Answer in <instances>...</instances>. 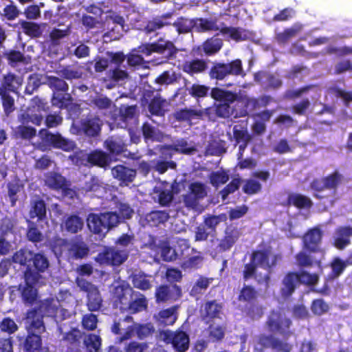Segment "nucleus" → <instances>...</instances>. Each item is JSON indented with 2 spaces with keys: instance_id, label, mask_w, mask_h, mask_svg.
<instances>
[{
  "instance_id": "f257e3e1",
  "label": "nucleus",
  "mask_w": 352,
  "mask_h": 352,
  "mask_svg": "<svg viewBox=\"0 0 352 352\" xmlns=\"http://www.w3.org/2000/svg\"><path fill=\"white\" fill-rule=\"evenodd\" d=\"M87 223L91 232L104 237L111 228L119 224V217L116 212L91 213L87 217Z\"/></svg>"
},
{
  "instance_id": "f03ea898",
  "label": "nucleus",
  "mask_w": 352,
  "mask_h": 352,
  "mask_svg": "<svg viewBox=\"0 0 352 352\" xmlns=\"http://www.w3.org/2000/svg\"><path fill=\"white\" fill-rule=\"evenodd\" d=\"M209 76L211 79L222 80L228 76H245L241 59L236 58L229 63H214L211 67Z\"/></svg>"
},
{
  "instance_id": "7ed1b4c3",
  "label": "nucleus",
  "mask_w": 352,
  "mask_h": 352,
  "mask_svg": "<svg viewBox=\"0 0 352 352\" xmlns=\"http://www.w3.org/2000/svg\"><path fill=\"white\" fill-rule=\"evenodd\" d=\"M343 179L344 176L338 170L320 179H314L310 184L311 188L314 191V197L320 200L327 198V196L322 195L320 192L326 189L336 192Z\"/></svg>"
},
{
  "instance_id": "20e7f679",
  "label": "nucleus",
  "mask_w": 352,
  "mask_h": 352,
  "mask_svg": "<svg viewBox=\"0 0 352 352\" xmlns=\"http://www.w3.org/2000/svg\"><path fill=\"white\" fill-rule=\"evenodd\" d=\"M292 324L291 319L287 317L285 314L280 309L272 310L266 321V325L270 331L277 332L284 336L291 334L290 327Z\"/></svg>"
},
{
  "instance_id": "39448f33",
  "label": "nucleus",
  "mask_w": 352,
  "mask_h": 352,
  "mask_svg": "<svg viewBox=\"0 0 352 352\" xmlns=\"http://www.w3.org/2000/svg\"><path fill=\"white\" fill-rule=\"evenodd\" d=\"M128 258V254L124 250H118L114 247L104 246L94 258L96 263L118 267L124 263Z\"/></svg>"
},
{
  "instance_id": "423d86ee",
  "label": "nucleus",
  "mask_w": 352,
  "mask_h": 352,
  "mask_svg": "<svg viewBox=\"0 0 352 352\" xmlns=\"http://www.w3.org/2000/svg\"><path fill=\"white\" fill-rule=\"evenodd\" d=\"M270 349L274 352H291L292 345L272 334H260L256 340V350L263 352Z\"/></svg>"
},
{
  "instance_id": "0eeeda50",
  "label": "nucleus",
  "mask_w": 352,
  "mask_h": 352,
  "mask_svg": "<svg viewBox=\"0 0 352 352\" xmlns=\"http://www.w3.org/2000/svg\"><path fill=\"white\" fill-rule=\"evenodd\" d=\"M323 232L319 227L309 229L302 236V249L309 253L319 254L322 257L325 250L322 248Z\"/></svg>"
},
{
  "instance_id": "6e6552de",
  "label": "nucleus",
  "mask_w": 352,
  "mask_h": 352,
  "mask_svg": "<svg viewBox=\"0 0 352 352\" xmlns=\"http://www.w3.org/2000/svg\"><path fill=\"white\" fill-rule=\"evenodd\" d=\"M139 49L140 52L146 55L156 52L164 54L167 58L173 57L177 52V49L172 41L164 40L162 38H160L155 42L142 45L140 46Z\"/></svg>"
},
{
  "instance_id": "1a4fd4ad",
  "label": "nucleus",
  "mask_w": 352,
  "mask_h": 352,
  "mask_svg": "<svg viewBox=\"0 0 352 352\" xmlns=\"http://www.w3.org/2000/svg\"><path fill=\"white\" fill-rule=\"evenodd\" d=\"M47 84L53 90L52 106L66 108V82L56 76H49Z\"/></svg>"
},
{
  "instance_id": "9d476101",
  "label": "nucleus",
  "mask_w": 352,
  "mask_h": 352,
  "mask_svg": "<svg viewBox=\"0 0 352 352\" xmlns=\"http://www.w3.org/2000/svg\"><path fill=\"white\" fill-rule=\"evenodd\" d=\"M271 253L272 248L268 246L262 250H254L250 255V258L258 267L271 271L282 258L280 254H274L272 255V260L270 261Z\"/></svg>"
},
{
  "instance_id": "9b49d317",
  "label": "nucleus",
  "mask_w": 352,
  "mask_h": 352,
  "mask_svg": "<svg viewBox=\"0 0 352 352\" xmlns=\"http://www.w3.org/2000/svg\"><path fill=\"white\" fill-rule=\"evenodd\" d=\"M182 296V288L176 284L172 285L171 287L168 285H161L156 288L155 292V301L157 303L176 301Z\"/></svg>"
},
{
  "instance_id": "f8f14e48",
  "label": "nucleus",
  "mask_w": 352,
  "mask_h": 352,
  "mask_svg": "<svg viewBox=\"0 0 352 352\" xmlns=\"http://www.w3.org/2000/svg\"><path fill=\"white\" fill-rule=\"evenodd\" d=\"M173 15V12H168L161 15L153 16L144 21V24L142 30L146 34L156 33L157 31L162 30L164 28L171 25V23L168 20L172 18Z\"/></svg>"
},
{
  "instance_id": "ddd939ff",
  "label": "nucleus",
  "mask_w": 352,
  "mask_h": 352,
  "mask_svg": "<svg viewBox=\"0 0 352 352\" xmlns=\"http://www.w3.org/2000/svg\"><path fill=\"white\" fill-rule=\"evenodd\" d=\"M240 235V231L237 228H227L223 237L219 240L217 245L213 250L211 254L214 253V255L216 256L218 254L229 251L238 241Z\"/></svg>"
},
{
  "instance_id": "4468645a",
  "label": "nucleus",
  "mask_w": 352,
  "mask_h": 352,
  "mask_svg": "<svg viewBox=\"0 0 352 352\" xmlns=\"http://www.w3.org/2000/svg\"><path fill=\"white\" fill-rule=\"evenodd\" d=\"M207 195L205 185L201 182H192L189 186V192L184 195L183 201L187 208H195L199 200Z\"/></svg>"
},
{
  "instance_id": "2eb2a0df",
  "label": "nucleus",
  "mask_w": 352,
  "mask_h": 352,
  "mask_svg": "<svg viewBox=\"0 0 352 352\" xmlns=\"http://www.w3.org/2000/svg\"><path fill=\"white\" fill-rule=\"evenodd\" d=\"M41 276L36 272L28 270L25 274L26 286L23 289L22 296L25 301L32 303L36 298L37 292L35 286L40 284Z\"/></svg>"
},
{
  "instance_id": "dca6fc26",
  "label": "nucleus",
  "mask_w": 352,
  "mask_h": 352,
  "mask_svg": "<svg viewBox=\"0 0 352 352\" xmlns=\"http://www.w3.org/2000/svg\"><path fill=\"white\" fill-rule=\"evenodd\" d=\"M133 294L132 289L129 290L124 285L115 287L111 296L113 308L126 311L130 298Z\"/></svg>"
},
{
  "instance_id": "f3484780",
  "label": "nucleus",
  "mask_w": 352,
  "mask_h": 352,
  "mask_svg": "<svg viewBox=\"0 0 352 352\" xmlns=\"http://www.w3.org/2000/svg\"><path fill=\"white\" fill-rule=\"evenodd\" d=\"M164 340L166 343H170L177 352H186L189 349L190 338L184 331L166 333Z\"/></svg>"
},
{
  "instance_id": "a211bd4d",
  "label": "nucleus",
  "mask_w": 352,
  "mask_h": 352,
  "mask_svg": "<svg viewBox=\"0 0 352 352\" xmlns=\"http://www.w3.org/2000/svg\"><path fill=\"white\" fill-rule=\"evenodd\" d=\"M212 109L206 108L204 111L184 108L176 111L173 116L178 122H187L189 126L192 125V120H201L204 113L209 114Z\"/></svg>"
},
{
  "instance_id": "6ab92c4d",
  "label": "nucleus",
  "mask_w": 352,
  "mask_h": 352,
  "mask_svg": "<svg viewBox=\"0 0 352 352\" xmlns=\"http://www.w3.org/2000/svg\"><path fill=\"white\" fill-rule=\"evenodd\" d=\"M352 226H339L335 230L333 245L338 250H344L351 243Z\"/></svg>"
},
{
  "instance_id": "aec40b11",
  "label": "nucleus",
  "mask_w": 352,
  "mask_h": 352,
  "mask_svg": "<svg viewBox=\"0 0 352 352\" xmlns=\"http://www.w3.org/2000/svg\"><path fill=\"white\" fill-rule=\"evenodd\" d=\"M312 254L302 249L295 255L296 265L299 269L311 268L314 266L322 267V259L316 258Z\"/></svg>"
},
{
  "instance_id": "412c9836",
  "label": "nucleus",
  "mask_w": 352,
  "mask_h": 352,
  "mask_svg": "<svg viewBox=\"0 0 352 352\" xmlns=\"http://www.w3.org/2000/svg\"><path fill=\"white\" fill-rule=\"evenodd\" d=\"M31 111V108H28L27 111L20 115L19 121L21 123L22 129L19 132H36L35 128L28 126L29 123L40 126L43 122V116L41 114L34 113Z\"/></svg>"
},
{
  "instance_id": "4be33fe9",
  "label": "nucleus",
  "mask_w": 352,
  "mask_h": 352,
  "mask_svg": "<svg viewBox=\"0 0 352 352\" xmlns=\"http://www.w3.org/2000/svg\"><path fill=\"white\" fill-rule=\"evenodd\" d=\"M113 177L121 183L127 185L133 182L136 177V170L128 168L122 164H118L112 168Z\"/></svg>"
},
{
  "instance_id": "5701e85b",
  "label": "nucleus",
  "mask_w": 352,
  "mask_h": 352,
  "mask_svg": "<svg viewBox=\"0 0 352 352\" xmlns=\"http://www.w3.org/2000/svg\"><path fill=\"white\" fill-rule=\"evenodd\" d=\"M217 18H195V31L197 32H206L210 31H219L220 32L221 25H218Z\"/></svg>"
},
{
  "instance_id": "b1692460",
  "label": "nucleus",
  "mask_w": 352,
  "mask_h": 352,
  "mask_svg": "<svg viewBox=\"0 0 352 352\" xmlns=\"http://www.w3.org/2000/svg\"><path fill=\"white\" fill-rule=\"evenodd\" d=\"M297 274L296 272H289L285 274L283 279V287L280 289V294L284 298L291 296L295 292L297 284Z\"/></svg>"
},
{
  "instance_id": "393cba45",
  "label": "nucleus",
  "mask_w": 352,
  "mask_h": 352,
  "mask_svg": "<svg viewBox=\"0 0 352 352\" xmlns=\"http://www.w3.org/2000/svg\"><path fill=\"white\" fill-rule=\"evenodd\" d=\"M133 294L135 295L136 298L132 299V297H131L126 311L134 314L146 310L148 302L145 296L140 292H135Z\"/></svg>"
},
{
  "instance_id": "a878e982",
  "label": "nucleus",
  "mask_w": 352,
  "mask_h": 352,
  "mask_svg": "<svg viewBox=\"0 0 352 352\" xmlns=\"http://www.w3.org/2000/svg\"><path fill=\"white\" fill-rule=\"evenodd\" d=\"M222 309V304L216 300L206 301L203 305V317L210 320L221 318Z\"/></svg>"
},
{
  "instance_id": "bb28decb",
  "label": "nucleus",
  "mask_w": 352,
  "mask_h": 352,
  "mask_svg": "<svg viewBox=\"0 0 352 352\" xmlns=\"http://www.w3.org/2000/svg\"><path fill=\"white\" fill-rule=\"evenodd\" d=\"M226 151V142L221 139L219 135L212 138L206 149V153L210 155H220Z\"/></svg>"
},
{
  "instance_id": "cd10ccee",
  "label": "nucleus",
  "mask_w": 352,
  "mask_h": 352,
  "mask_svg": "<svg viewBox=\"0 0 352 352\" xmlns=\"http://www.w3.org/2000/svg\"><path fill=\"white\" fill-rule=\"evenodd\" d=\"M208 67L207 63L204 59H193L190 61H185L182 65L184 72L193 76L195 74L204 72Z\"/></svg>"
},
{
  "instance_id": "c85d7f7f",
  "label": "nucleus",
  "mask_w": 352,
  "mask_h": 352,
  "mask_svg": "<svg viewBox=\"0 0 352 352\" xmlns=\"http://www.w3.org/2000/svg\"><path fill=\"white\" fill-rule=\"evenodd\" d=\"M287 205L293 206L298 209L310 208L313 206L311 199L299 193H291L287 199Z\"/></svg>"
},
{
  "instance_id": "c756f323",
  "label": "nucleus",
  "mask_w": 352,
  "mask_h": 352,
  "mask_svg": "<svg viewBox=\"0 0 352 352\" xmlns=\"http://www.w3.org/2000/svg\"><path fill=\"white\" fill-rule=\"evenodd\" d=\"M68 251L73 258L76 259H81L88 255L89 248L80 237V239H78L70 244Z\"/></svg>"
},
{
  "instance_id": "7c9ffc66",
  "label": "nucleus",
  "mask_w": 352,
  "mask_h": 352,
  "mask_svg": "<svg viewBox=\"0 0 352 352\" xmlns=\"http://www.w3.org/2000/svg\"><path fill=\"white\" fill-rule=\"evenodd\" d=\"M210 96L214 100L220 102V103L234 102L237 98L236 93L219 87L212 88Z\"/></svg>"
},
{
  "instance_id": "2f4dec72",
  "label": "nucleus",
  "mask_w": 352,
  "mask_h": 352,
  "mask_svg": "<svg viewBox=\"0 0 352 352\" xmlns=\"http://www.w3.org/2000/svg\"><path fill=\"white\" fill-rule=\"evenodd\" d=\"M168 102L166 99L161 96H155L148 103V111L153 116H164L166 111L165 108Z\"/></svg>"
},
{
  "instance_id": "473e14b6",
  "label": "nucleus",
  "mask_w": 352,
  "mask_h": 352,
  "mask_svg": "<svg viewBox=\"0 0 352 352\" xmlns=\"http://www.w3.org/2000/svg\"><path fill=\"white\" fill-rule=\"evenodd\" d=\"M102 121L98 116H88L80 121L82 132H100Z\"/></svg>"
},
{
  "instance_id": "72a5a7b5",
  "label": "nucleus",
  "mask_w": 352,
  "mask_h": 352,
  "mask_svg": "<svg viewBox=\"0 0 352 352\" xmlns=\"http://www.w3.org/2000/svg\"><path fill=\"white\" fill-rule=\"evenodd\" d=\"M213 280L214 278H208L204 276H199L190 289V296L196 297L204 294L208 289L210 285L213 282Z\"/></svg>"
},
{
  "instance_id": "f704fd0d",
  "label": "nucleus",
  "mask_w": 352,
  "mask_h": 352,
  "mask_svg": "<svg viewBox=\"0 0 352 352\" xmlns=\"http://www.w3.org/2000/svg\"><path fill=\"white\" fill-rule=\"evenodd\" d=\"M22 84V79L14 74L9 73L3 76L0 91L16 92Z\"/></svg>"
},
{
  "instance_id": "c9c22d12",
  "label": "nucleus",
  "mask_w": 352,
  "mask_h": 352,
  "mask_svg": "<svg viewBox=\"0 0 352 352\" xmlns=\"http://www.w3.org/2000/svg\"><path fill=\"white\" fill-rule=\"evenodd\" d=\"M87 161L93 166H98L101 168L106 167L109 163V155L102 151L96 150L87 154Z\"/></svg>"
},
{
  "instance_id": "e433bc0d",
  "label": "nucleus",
  "mask_w": 352,
  "mask_h": 352,
  "mask_svg": "<svg viewBox=\"0 0 352 352\" xmlns=\"http://www.w3.org/2000/svg\"><path fill=\"white\" fill-rule=\"evenodd\" d=\"M170 218L169 213L166 210H153L146 215V221L151 226H158L164 224Z\"/></svg>"
},
{
  "instance_id": "4c0bfd02",
  "label": "nucleus",
  "mask_w": 352,
  "mask_h": 352,
  "mask_svg": "<svg viewBox=\"0 0 352 352\" xmlns=\"http://www.w3.org/2000/svg\"><path fill=\"white\" fill-rule=\"evenodd\" d=\"M220 33L222 35H228L229 37L235 41H244L247 38L245 31L241 28L228 27L224 23H221Z\"/></svg>"
},
{
  "instance_id": "58836bf2",
  "label": "nucleus",
  "mask_w": 352,
  "mask_h": 352,
  "mask_svg": "<svg viewBox=\"0 0 352 352\" xmlns=\"http://www.w3.org/2000/svg\"><path fill=\"white\" fill-rule=\"evenodd\" d=\"M148 277L147 274L142 272L131 274V278L133 287L142 291L150 289L152 285Z\"/></svg>"
},
{
  "instance_id": "ea45409f",
  "label": "nucleus",
  "mask_w": 352,
  "mask_h": 352,
  "mask_svg": "<svg viewBox=\"0 0 352 352\" xmlns=\"http://www.w3.org/2000/svg\"><path fill=\"white\" fill-rule=\"evenodd\" d=\"M179 34H186L195 30V18L188 19L184 16H180L173 23Z\"/></svg>"
},
{
  "instance_id": "a19ab883",
  "label": "nucleus",
  "mask_w": 352,
  "mask_h": 352,
  "mask_svg": "<svg viewBox=\"0 0 352 352\" xmlns=\"http://www.w3.org/2000/svg\"><path fill=\"white\" fill-rule=\"evenodd\" d=\"M182 77V75L179 72L166 70L159 75L155 81L159 85H168L178 82Z\"/></svg>"
},
{
  "instance_id": "79ce46f5",
  "label": "nucleus",
  "mask_w": 352,
  "mask_h": 352,
  "mask_svg": "<svg viewBox=\"0 0 352 352\" xmlns=\"http://www.w3.org/2000/svg\"><path fill=\"white\" fill-rule=\"evenodd\" d=\"M45 184L54 189H61L66 192L65 180L63 177L56 173H50L45 176Z\"/></svg>"
},
{
  "instance_id": "37998d69",
  "label": "nucleus",
  "mask_w": 352,
  "mask_h": 352,
  "mask_svg": "<svg viewBox=\"0 0 352 352\" xmlns=\"http://www.w3.org/2000/svg\"><path fill=\"white\" fill-rule=\"evenodd\" d=\"M258 292L252 285H244L239 292L237 299L239 302L253 303L256 300Z\"/></svg>"
},
{
  "instance_id": "c03bdc74",
  "label": "nucleus",
  "mask_w": 352,
  "mask_h": 352,
  "mask_svg": "<svg viewBox=\"0 0 352 352\" xmlns=\"http://www.w3.org/2000/svg\"><path fill=\"white\" fill-rule=\"evenodd\" d=\"M329 266L331 271L328 274V278L331 280L340 277L344 273L347 267L344 260L338 256L333 258Z\"/></svg>"
},
{
  "instance_id": "a18cd8bd",
  "label": "nucleus",
  "mask_w": 352,
  "mask_h": 352,
  "mask_svg": "<svg viewBox=\"0 0 352 352\" xmlns=\"http://www.w3.org/2000/svg\"><path fill=\"white\" fill-rule=\"evenodd\" d=\"M102 299L98 288L87 294V305L91 311H98L102 307Z\"/></svg>"
},
{
  "instance_id": "49530a36",
  "label": "nucleus",
  "mask_w": 352,
  "mask_h": 352,
  "mask_svg": "<svg viewBox=\"0 0 352 352\" xmlns=\"http://www.w3.org/2000/svg\"><path fill=\"white\" fill-rule=\"evenodd\" d=\"M21 27L23 32L32 38H38L42 34V30L40 25L30 21H22Z\"/></svg>"
},
{
  "instance_id": "de8ad7c7",
  "label": "nucleus",
  "mask_w": 352,
  "mask_h": 352,
  "mask_svg": "<svg viewBox=\"0 0 352 352\" xmlns=\"http://www.w3.org/2000/svg\"><path fill=\"white\" fill-rule=\"evenodd\" d=\"M177 306H173L159 312V320L165 325H172L175 323L177 316Z\"/></svg>"
},
{
  "instance_id": "09e8293b",
  "label": "nucleus",
  "mask_w": 352,
  "mask_h": 352,
  "mask_svg": "<svg viewBox=\"0 0 352 352\" xmlns=\"http://www.w3.org/2000/svg\"><path fill=\"white\" fill-rule=\"evenodd\" d=\"M243 107L239 113L236 114L240 117H245L249 114V113L255 111L258 109L257 100L256 98H246L239 101Z\"/></svg>"
},
{
  "instance_id": "8fccbe9b",
  "label": "nucleus",
  "mask_w": 352,
  "mask_h": 352,
  "mask_svg": "<svg viewBox=\"0 0 352 352\" xmlns=\"http://www.w3.org/2000/svg\"><path fill=\"white\" fill-rule=\"evenodd\" d=\"M316 87V85L310 84L294 90L287 89L285 91L283 98L286 100H293L300 98L304 94L307 93L309 91Z\"/></svg>"
},
{
  "instance_id": "3c124183",
  "label": "nucleus",
  "mask_w": 352,
  "mask_h": 352,
  "mask_svg": "<svg viewBox=\"0 0 352 352\" xmlns=\"http://www.w3.org/2000/svg\"><path fill=\"white\" fill-rule=\"evenodd\" d=\"M311 312L318 316H321L329 311V305L322 298L312 300L310 306Z\"/></svg>"
},
{
  "instance_id": "603ef678",
  "label": "nucleus",
  "mask_w": 352,
  "mask_h": 352,
  "mask_svg": "<svg viewBox=\"0 0 352 352\" xmlns=\"http://www.w3.org/2000/svg\"><path fill=\"white\" fill-rule=\"evenodd\" d=\"M101 342L100 337L93 333L89 334L84 340L88 352H100Z\"/></svg>"
},
{
  "instance_id": "864d4df0",
  "label": "nucleus",
  "mask_w": 352,
  "mask_h": 352,
  "mask_svg": "<svg viewBox=\"0 0 352 352\" xmlns=\"http://www.w3.org/2000/svg\"><path fill=\"white\" fill-rule=\"evenodd\" d=\"M300 31L298 28L292 27L286 28L282 32L276 34L275 39L278 44L284 45L292 38L294 37Z\"/></svg>"
},
{
  "instance_id": "5fc2aeb1",
  "label": "nucleus",
  "mask_w": 352,
  "mask_h": 352,
  "mask_svg": "<svg viewBox=\"0 0 352 352\" xmlns=\"http://www.w3.org/2000/svg\"><path fill=\"white\" fill-rule=\"evenodd\" d=\"M84 226V221L77 214H73L67 217V232L71 233H77L82 230Z\"/></svg>"
},
{
  "instance_id": "6e6d98bb",
  "label": "nucleus",
  "mask_w": 352,
  "mask_h": 352,
  "mask_svg": "<svg viewBox=\"0 0 352 352\" xmlns=\"http://www.w3.org/2000/svg\"><path fill=\"white\" fill-rule=\"evenodd\" d=\"M223 42L219 38L207 40L203 45L204 51L207 55H212L218 52L222 47Z\"/></svg>"
},
{
  "instance_id": "4d7b16f0",
  "label": "nucleus",
  "mask_w": 352,
  "mask_h": 352,
  "mask_svg": "<svg viewBox=\"0 0 352 352\" xmlns=\"http://www.w3.org/2000/svg\"><path fill=\"white\" fill-rule=\"evenodd\" d=\"M0 96L2 100V104L4 112L8 116L15 109L14 100L8 92L0 91Z\"/></svg>"
},
{
  "instance_id": "13d9d810",
  "label": "nucleus",
  "mask_w": 352,
  "mask_h": 352,
  "mask_svg": "<svg viewBox=\"0 0 352 352\" xmlns=\"http://www.w3.org/2000/svg\"><path fill=\"white\" fill-rule=\"evenodd\" d=\"M106 149L111 155H120L126 150V145L122 142H116L112 139H108L104 142Z\"/></svg>"
},
{
  "instance_id": "bf43d9fd",
  "label": "nucleus",
  "mask_w": 352,
  "mask_h": 352,
  "mask_svg": "<svg viewBox=\"0 0 352 352\" xmlns=\"http://www.w3.org/2000/svg\"><path fill=\"white\" fill-rule=\"evenodd\" d=\"M41 340L40 337L35 333L28 336L25 343V349L28 352H35L40 349Z\"/></svg>"
},
{
  "instance_id": "052dcab7",
  "label": "nucleus",
  "mask_w": 352,
  "mask_h": 352,
  "mask_svg": "<svg viewBox=\"0 0 352 352\" xmlns=\"http://www.w3.org/2000/svg\"><path fill=\"white\" fill-rule=\"evenodd\" d=\"M262 188L261 184L256 180L248 179L245 181L242 190L245 194L252 195L258 193Z\"/></svg>"
},
{
  "instance_id": "680f3d73",
  "label": "nucleus",
  "mask_w": 352,
  "mask_h": 352,
  "mask_svg": "<svg viewBox=\"0 0 352 352\" xmlns=\"http://www.w3.org/2000/svg\"><path fill=\"white\" fill-rule=\"evenodd\" d=\"M136 336L140 340H143L155 332V328L151 323L139 324L136 323Z\"/></svg>"
},
{
  "instance_id": "e2e57ef3",
  "label": "nucleus",
  "mask_w": 352,
  "mask_h": 352,
  "mask_svg": "<svg viewBox=\"0 0 352 352\" xmlns=\"http://www.w3.org/2000/svg\"><path fill=\"white\" fill-rule=\"evenodd\" d=\"M274 123L281 128L289 129L291 127H296L298 125V122L294 119L291 116L287 114L279 115L274 120Z\"/></svg>"
},
{
  "instance_id": "0e129e2a",
  "label": "nucleus",
  "mask_w": 352,
  "mask_h": 352,
  "mask_svg": "<svg viewBox=\"0 0 352 352\" xmlns=\"http://www.w3.org/2000/svg\"><path fill=\"white\" fill-rule=\"evenodd\" d=\"M258 265L250 258L249 263H245L242 271L243 279L248 280L252 278L256 279V272Z\"/></svg>"
},
{
  "instance_id": "69168bd1",
  "label": "nucleus",
  "mask_w": 352,
  "mask_h": 352,
  "mask_svg": "<svg viewBox=\"0 0 352 352\" xmlns=\"http://www.w3.org/2000/svg\"><path fill=\"white\" fill-rule=\"evenodd\" d=\"M209 338L212 342H220L225 337L226 328L221 325L210 324L208 327Z\"/></svg>"
},
{
  "instance_id": "338daca9",
  "label": "nucleus",
  "mask_w": 352,
  "mask_h": 352,
  "mask_svg": "<svg viewBox=\"0 0 352 352\" xmlns=\"http://www.w3.org/2000/svg\"><path fill=\"white\" fill-rule=\"evenodd\" d=\"M173 149L175 151L184 153V154H192L197 151L195 146H190L188 142L184 139L177 140L173 145Z\"/></svg>"
},
{
  "instance_id": "774afa93",
  "label": "nucleus",
  "mask_w": 352,
  "mask_h": 352,
  "mask_svg": "<svg viewBox=\"0 0 352 352\" xmlns=\"http://www.w3.org/2000/svg\"><path fill=\"white\" fill-rule=\"evenodd\" d=\"M4 57L12 66L16 65L18 63H23L25 60L24 54L22 52L13 50L4 53Z\"/></svg>"
}]
</instances>
